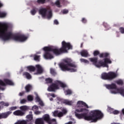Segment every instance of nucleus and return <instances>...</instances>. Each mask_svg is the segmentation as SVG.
I'll return each mask as SVG.
<instances>
[{"instance_id": "423d86ee", "label": "nucleus", "mask_w": 124, "mask_h": 124, "mask_svg": "<svg viewBox=\"0 0 124 124\" xmlns=\"http://www.w3.org/2000/svg\"><path fill=\"white\" fill-rule=\"evenodd\" d=\"M108 63H112V61L109 59L105 58L103 60H100L98 62H97L96 64V67H109Z\"/></svg>"}, {"instance_id": "5701e85b", "label": "nucleus", "mask_w": 124, "mask_h": 124, "mask_svg": "<svg viewBox=\"0 0 124 124\" xmlns=\"http://www.w3.org/2000/svg\"><path fill=\"white\" fill-rule=\"evenodd\" d=\"M20 109L21 111H28L30 109V108L27 106H22L20 107Z\"/></svg>"}, {"instance_id": "20e7f679", "label": "nucleus", "mask_w": 124, "mask_h": 124, "mask_svg": "<svg viewBox=\"0 0 124 124\" xmlns=\"http://www.w3.org/2000/svg\"><path fill=\"white\" fill-rule=\"evenodd\" d=\"M72 61L71 59H67L64 60V62L61 63L59 64L60 67L61 68L62 71H70V72H76L77 69L74 68H70L68 66L70 67H74L76 68L77 65L75 64L72 63Z\"/></svg>"}, {"instance_id": "f03ea898", "label": "nucleus", "mask_w": 124, "mask_h": 124, "mask_svg": "<svg viewBox=\"0 0 124 124\" xmlns=\"http://www.w3.org/2000/svg\"><path fill=\"white\" fill-rule=\"evenodd\" d=\"M70 49H72V46L70 44V43H66L65 41H63L62 42V47L59 49L51 46L44 47L43 50L45 52L44 54V57L46 60H51V59L54 58V56L51 54L50 52H52L56 56H59L62 53H67V51L70 50Z\"/></svg>"}, {"instance_id": "9b49d317", "label": "nucleus", "mask_w": 124, "mask_h": 124, "mask_svg": "<svg viewBox=\"0 0 124 124\" xmlns=\"http://www.w3.org/2000/svg\"><path fill=\"white\" fill-rule=\"evenodd\" d=\"M42 119H43L44 122L45 121L47 124H50L51 123V118H50V115L49 114H46L44 115Z\"/></svg>"}, {"instance_id": "37998d69", "label": "nucleus", "mask_w": 124, "mask_h": 124, "mask_svg": "<svg viewBox=\"0 0 124 124\" xmlns=\"http://www.w3.org/2000/svg\"><path fill=\"white\" fill-rule=\"evenodd\" d=\"M66 93L67 95L72 94V91L69 89L66 90Z\"/></svg>"}, {"instance_id": "6e6552de", "label": "nucleus", "mask_w": 124, "mask_h": 124, "mask_svg": "<svg viewBox=\"0 0 124 124\" xmlns=\"http://www.w3.org/2000/svg\"><path fill=\"white\" fill-rule=\"evenodd\" d=\"M108 80L109 81H112L113 79L117 78L118 75L114 72H109L108 73Z\"/></svg>"}, {"instance_id": "bf43d9fd", "label": "nucleus", "mask_w": 124, "mask_h": 124, "mask_svg": "<svg viewBox=\"0 0 124 124\" xmlns=\"http://www.w3.org/2000/svg\"><path fill=\"white\" fill-rule=\"evenodd\" d=\"M39 104H40V106H42V107L44 106V103L42 101L40 102Z\"/></svg>"}, {"instance_id": "a878e982", "label": "nucleus", "mask_w": 124, "mask_h": 124, "mask_svg": "<svg viewBox=\"0 0 124 124\" xmlns=\"http://www.w3.org/2000/svg\"><path fill=\"white\" fill-rule=\"evenodd\" d=\"M50 74L53 75V76H56V75H57V72H56V70H55L54 68H50Z\"/></svg>"}, {"instance_id": "f8f14e48", "label": "nucleus", "mask_w": 124, "mask_h": 124, "mask_svg": "<svg viewBox=\"0 0 124 124\" xmlns=\"http://www.w3.org/2000/svg\"><path fill=\"white\" fill-rule=\"evenodd\" d=\"M14 115L15 116H19L20 117H22L26 114V113L21 110H16L13 112Z\"/></svg>"}, {"instance_id": "09e8293b", "label": "nucleus", "mask_w": 124, "mask_h": 124, "mask_svg": "<svg viewBox=\"0 0 124 124\" xmlns=\"http://www.w3.org/2000/svg\"><path fill=\"white\" fill-rule=\"evenodd\" d=\"M27 102V100L26 99H23L20 100L21 104H25Z\"/></svg>"}, {"instance_id": "338daca9", "label": "nucleus", "mask_w": 124, "mask_h": 124, "mask_svg": "<svg viewBox=\"0 0 124 124\" xmlns=\"http://www.w3.org/2000/svg\"><path fill=\"white\" fill-rule=\"evenodd\" d=\"M83 44H84V43H82L81 44V45H80V47H81V48H83Z\"/></svg>"}, {"instance_id": "c85d7f7f", "label": "nucleus", "mask_w": 124, "mask_h": 124, "mask_svg": "<svg viewBox=\"0 0 124 124\" xmlns=\"http://www.w3.org/2000/svg\"><path fill=\"white\" fill-rule=\"evenodd\" d=\"M5 83H4L2 80L0 79V86H6ZM0 90H1L2 91L4 90V88L1 87V86H0Z\"/></svg>"}, {"instance_id": "aec40b11", "label": "nucleus", "mask_w": 124, "mask_h": 124, "mask_svg": "<svg viewBox=\"0 0 124 124\" xmlns=\"http://www.w3.org/2000/svg\"><path fill=\"white\" fill-rule=\"evenodd\" d=\"M77 105H83V106H84L86 108H89V106H88V105H87V104L86 103H85V102H83L82 101H78Z\"/></svg>"}, {"instance_id": "a18cd8bd", "label": "nucleus", "mask_w": 124, "mask_h": 124, "mask_svg": "<svg viewBox=\"0 0 124 124\" xmlns=\"http://www.w3.org/2000/svg\"><path fill=\"white\" fill-rule=\"evenodd\" d=\"M116 83L118 85H123V84H124V82H123V80H119L117 81L116 82Z\"/></svg>"}, {"instance_id": "6e6d98bb", "label": "nucleus", "mask_w": 124, "mask_h": 124, "mask_svg": "<svg viewBox=\"0 0 124 124\" xmlns=\"http://www.w3.org/2000/svg\"><path fill=\"white\" fill-rule=\"evenodd\" d=\"M35 115H40L41 114V111H36L34 112Z\"/></svg>"}, {"instance_id": "0eeeda50", "label": "nucleus", "mask_w": 124, "mask_h": 124, "mask_svg": "<svg viewBox=\"0 0 124 124\" xmlns=\"http://www.w3.org/2000/svg\"><path fill=\"white\" fill-rule=\"evenodd\" d=\"M47 9L46 8H41L39 10V13L42 16V17H45L47 16V19H51L52 18V11H48V14L47 15Z\"/></svg>"}, {"instance_id": "ddd939ff", "label": "nucleus", "mask_w": 124, "mask_h": 124, "mask_svg": "<svg viewBox=\"0 0 124 124\" xmlns=\"http://www.w3.org/2000/svg\"><path fill=\"white\" fill-rule=\"evenodd\" d=\"M36 68H37V73L38 74H41V73H43V68L40 65H36Z\"/></svg>"}, {"instance_id": "58836bf2", "label": "nucleus", "mask_w": 124, "mask_h": 124, "mask_svg": "<svg viewBox=\"0 0 124 124\" xmlns=\"http://www.w3.org/2000/svg\"><path fill=\"white\" fill-rule=\"evenodd\" d=\"M27 119H28L29 120L31 121L32 120V114H29L27 115L26 116Z\"/></svg>"}, {"instance_id": "2f4dec72", "label": "nucleus", "mask_w": 124, "mask_h": 124, "mask_svg": "<svg viewBox=\"0 0 124 124\" xmlns=\"http://www.w3.org/2000/svg\"><path fill=\"white\" fill-rule=\"evenodd\" d=\"M37 2L39 3V4H44V3L46 2V0H37Z\"/></svg>"}, {"instance_id": "412c9836", "label": "nucleus", "mask_w": 124, "mask_h": 124, "mask_svg": "<svg viewBox=\"0 0 124 124\" xmlns=\"http://www.w3.org/2000/svg\"><path fill=\"white\" fill-rule=\"evenodd\" d=\"M23 76H25L27 79H31V74H30L28 72H24L23 73Z\"/></svg>"}, {"instance_id": "4c0bfd02", "label": "nucleus", "mask_w": 124, "mask_h": 124, "mask_svg": "<svg viewBox=\"0 0 124 124\" xmlns=\"http://www.w3.org/2000/svg\"><path fill=\"white\" fill-rule=\"evenodd\" d=\"M27 99L29 101H32V100H33V97L31 95H29L27 97Z\"/></svg>"}, {"instance_id": "e433bc0d", "label": "nucleus", "mask_w": 124, "mask_h": 124, "mask_svg": "<svg viewBox=\"0 0 124 124\" xmlns=\"http://www.w3.org/2000/svg\"><path fill=\"white\" fill-rule=\"evenodd\" d=\"M36 8H33L32 10L31 11V15H35L36 14Z\"/></svg>"}, {"instance_id": "3c124183", "label": "nucleus", "mask_w": 124, "mask_h": 124, "mask_svg": "<svg viewBox=\"0 0 124 124\" xmlns=\"http://www.w3.org/2000/svg\"><path fill=\"white\" fill-rule=\"evenodd\" d=\"M63 114V115H65V114H66V113H67V110H66L65 109H63L62 110V112Z\"/></svg>"}, {"instance_id": "a19ab883", "label": "nucleus", "mask_w": 124, "mask_h": 124, "mask_svg": "<svg viewBox=\"0 0 124 124\" xmlns=\"http://www.w3.org/2000/svg\"><path fill=\"white\" fill-rule=\"evenodd\" d=\"M39 58H40V56L34 55V60L35 61H39Z\"/></svg>"}, {"instance_id": "dca6fc26", "label": "nucleus", "mask_w": 124, "mask_h": 124, "mask_svg": "<svg viewBox=\"0 0 124 124\" xmlns=\"http://www.w3.org/2000/svg\"><path fill=\"white\" fill-rule=\"evenodd\" d=\"M80 55L82 57H84V58H87L89 57V52L87 50H82L80 52Z\"/></svg>"}, {"instance_id": "864d4df0", "label": "nucleus", "mask_w": 124, "mask_h": 124, "mask_svg": "<svg viewBox=\"0 0 124 124\" xmlns=\"http://www.w3.org/2000/svg\"><path fill=\"white\" fill-rule=\"evenodd\" d=\"M62 13L63 14H67V13H68V10H63L62 11Z\"/></svg>"}, {"instance_id": "de8ad7c7", "label": "nucleus", "mask_w": 124, "mask_h": 124, "mask_svg": "<svg viewBox=\"0 0 124 124\" xmlns=\"http://www.w3.org/2000/svg\"><path fill=\"white\" fill-rule=\"evenodd\" d=\"M119 113L120 111L117 110H115L112 111V114H113V115H118V114H119Z\"/></svg>"}, {"instance_id": "9d476101", "label": "nucleus", "mask_w": 124, "mask_h": 124, "mask_svg": "<svg viewBox=\"0 0 124 124\" xmlns=\"http://www.w3.org/2000/svg\"><path fill=\"white\" fill-rule=\"evenodd\" d=\"M105 87L108 90H116L117 89V85L115 83H111V84H105Z\"/></svg>"}, {"instance_id": "7ed1b4c3", "label": "nucleus", "mask_w": 124, "mask_h": 124, "mask_svg": "<svg viewBox=\"0 0 124 124\" xmlns=\"http://www.w3.org/2000/svg\"><path fill=\"white\" fill-rule=\"evenodd\" d=\"M0 26L1 23H0ZM8 31V25L7 24H2L0 29V38H1L3 41H7L10 39H13L15 41L19 42H25L28 39V36L24 34L14 35L11 32H7Z\"/></svg>"}, {"instance_id": "c03bdc74", "label": "nucleus", "mask_w": 124, "mask_h": 124, "mask_svg": "<svg viewBox=\"0 0 124 124\" xmlns=\"http://www.w3.org/2000/svg\"><path fill=\"white\" fill-rule=\"evenodd\" d=\"M59 114V111L58 110H55L53 112V116L54 117H58Z\"/></svg>"}, {"instance_id": "39448f33", "label": "nucleus", "mask_w": 124, "mask_h": 124, "mask_svg": "<svg viewBox=\"0 0 124 124\" xmlns=\"http://www.w3.org/2000/svg\"><path fill=\"white\" fill-rule=\"evenodd\" d=\"M59 85H60L61 88H66V87L65 84L61 81L57 80L55 83H52L48 87L47 90L48 92H56V90H59L60 89Z\"/></svg>"}, {"instance_id": "603ef678", "label": "nucleus", "mask_w": 124, "mask_h": 124, "mask_svg": "<svg viewBox=\"0 0 124 124\" xmlns=\"http://www.w3.org/2000/svg\"><path fill=\"white\" fill-rule=\"evenodd\" d=\"M32 110H38V107L34 106L32 108Z\"/></svg>"}, {"instance_id": "e2e57ef3", "label": "nucleus", "mask_w": 124, "mask_h": 124, "mask_svg": "<svg viewBox=\"0 0 124 124\" xmlns=\"http://www.w3.org/2000/svg\"><path fill=\"white\" fill-rule=\"evenodd\" d=\"M36 100H37V101H40V98L39 97H37L36 98Z\"/></svg>"}, {"instance_id": "393cba45", "label": "nucleus", "mask_w": 124, "mask_h": 124, "mask_svg": "<svg viewBox=\"0 0 124 124\" xmlns=\"http://www.w3.org/2000/svg\"><path fill=\"white\" fill-rule=\"evenodd\" d=\"M117 93H120L122 96H124V89L123 88H120L117 89Z\"/></svg>"}, {"instance_id": "f3484780", "label": "nucleus", "mask_w": 124, "mask_h": 124, "mask_svg": "<svg viewBox=\"0 0 124 124\" xmlns=\"http://www.w3.org/2000/svg\"><path fill=\"white\" fill-rule=\"evenodd\" d=\"M35 124H45L42 118H37L35 121Z\"/></svg>"}, {"instance_id": "f257e3e1", "label": "nucleus", "mask_w": 124, "mask_h": 124, "mask_svg": "<svg viewBox=\"0 0 124 124\" xmlns=\"http://www.w3.org/2000/svg\"><path fill=\"white\" fill-rule=\"evenodd\" d=\"M88 113L89 109L85 108L77 109L75 111V115L78 119H84L85 121H92L93 123L101 120L104 116L101 111L98 110L92 111L90 115H88Z\"/></svg>"}, {"instance_id": "cd10ccee", "label": "nucleus", "mask_w": 124, "mask_h": 124, "mask_svg": "<svg viewBox=\"0 0 124 124\" xmlns=\"http://www.w3.org/2000/svg\"><path fill=\"white\" fill-rule=\"evenodd\" d=\"M63 104H66V105H72V101H68L67 100H65L62 101Z\"/></svg>"}, {"instance_id": "b1692460", "label": "nucleus", "mask_w": 124, "mask_h": 124, "mask_svg": "<svg viewBox=\"0 0 124 124\" xmlns=\"http://www.w3.org/2000/svg\"><path fill=\"white\" fill-rule=\"evenodd\" d=\"M32 88L31 85L28 84L25 87V90L26 93H30L31 92V90Z\"/></svg>"}, {"instance_id": "473e14b6", "label": "nucleus", "mask_w": 124, "mask_h": 124, "mask_svg": "<svg viewBox=\"0 0 124 124\" xmlns=\"http://www.w3.org/2000/svg\"><path fill=\"white\" fill-rule=\"evenodd\" d=\"M80 61L81 62H84V63H90V62H89V61L86 59H84L83 58L80 59Z\"/></svg>"}, {"instance_id": "c756f323", "label": "nucleus", "mask_w": 124, "mask_h": 124, "mask_svg": "<svg viewBox=\"0 0 124 124\" xmlns=\"http://www.w3.org/2000/svg\"><path fill=\"white\" fill-rule=\"evenodd\" d=\"M61 2H62V1L57 0L55 2V4L56 5V6H57V7H62V5H61Z\"/></svg>"}, {"instance_id": "f704fd0d", "label": "nucleus", "mask_w": 124, "mask_h": 124, "mask_svg": "<svg viewBox=\"0 0 124 124\" xmlns=\"http://www.w3.org/2000/svg\"><path fill=\"white\" fill-rule=\"evenodd\" d=\"M17 109V107H11L9 108L10 111H8V112H11V114H12V111H14V110H16Z\"/></svg>"}, {"instance_id": "4d7b16f0", "label": "nucleus", "mask_w": 124, "mask_h": 124, "mask_svg": "<svg viewBox=\"0 0 124 124\" xmlns=\"http://www.w3.org/2000/svg\"><path fill=\"white\" fill-rule=\"evenodd\" d=\"M56 123V119H50V123H48V124H52V123Z\"/></svg>"}, {"instance_id": "49530a36", "label": "nucleus", "mask_w": 124, "mask_h": 124, "mask_svg": "<svg viewBox=\"0 0 124 124\" xmlns=\"http://www.w3.org/2000/svg\"><path fill=\"white\" fill-rule=\"evenodd\" d=\"M63 113H62V112L60 111L59 112H58V115L57 117H58V118H62V117H63Z\"/></svg>"}, {"instance_id": "bb28decb", "label": "nucleus", "mask_w": 124, "mask_h": 124, "mask_svg": "<svg viewBox=\"0 0 124 124\" xmlns=\"http://www.w3.org/2000/svg\"><path fill=\"white\" fill-rule=\"evenodd\" d=\"M109 56V53H103L100 54L99 57L100 58H107Z\"/></svg>"}, {"instance_id": "0e129e2a", "label": "nucleus", "mask_w": 124, "mask_h": 124, "mask_svg": "<svg viewBox=\"0 0 124 124\" xmlns=\"http://www.w3.org/2000/svg\"><path fill=\"white\" fill-rule=\"evenodd\" d=\"M23 94H24V93H20L19 94V95H20V96H23Z\"/></svg>"}, {"instance_id": "052dcab7", "label": "nucleus", "mask_w": 124, "mask_h": 124, "mask_svg": "<svg viewBox=\"0 0 124 124\" xmlns=\"http://www.w3.org/2000/svg\"><path fill=\"white\" fill-rule=\"evenodd\" d=\"M103 26L105 27V28H107L108 27V24H107V23L104 22L103 23Z\"/></svg>"}, {"instance_id": "7c9ffc66", "label": "nucleus", "mask_w": 124, "mask_h": 124, "mask_svg": "<svg viewBox=\"0 0 124 124\" xmlns=\"http://www.w3.org/2000/svg\"><path fill=\"white\" fill-rule=\"evenodd\" d=\"M46 84H51L53 82V80L51 78H47L45 79Z\"/></svg>"}, {"instance_id": "2eb2a0df", "label": "nucleus", "mask_w": 124, "mask_h": 124, "mask_svg": "<svg viewBox=\"0 0 124 124\" xmlns=\"http://www.w3.org/2000/svg\"><path fill=\"white\" fill-rule=\"evenodd\" d=\"M98 59L97 57H93V58H89V61L92 62L93 64L95 65L96 66V64L97 63V61Z\"/></svg>"}, {"instance_id": "5fc2aeb1", "label": "nucleus", "mask_w": 124, "mask_h": 124, "mask_svg": "<svg viewBox=\"0 0 124 124\" xmlns=\"http://www.w3.org/2000/svg\"><path fill=\"white\" fill-rule=\"evenodd\" d=\"M81 21L84 24H86V23H87V19L85 18H82Z\"/></svg>"}, {"instance_id": "69168bd1", "label": "nucleus", "mask_w": 124, "mask_h": 124, "mask_svg": "<svg viewBox=\"0 0 124 124\" xmlns=\"http://www.w3.org/2000/svg\"><path fill=\"white\" fill-rule=\"evenodd\" d=\"M51 96H52V97H55V94H54V93H51Z\"/></svg>"}, {"instance_id": "c9c22d12", "label": "nucleus", "mask_w": 124, "mask_h": 124, "mask_svg": "<svg viewBox=\"0 0 124 124\" xmlns=\"http://www.w3.org/2000/svg\"><path fill=\"white\" fill-rule=\"evenodd\" d=\"M107 110L110 113V114H112L113 113V111H114V109L111 108L110 107H108Z\"/></svg>"}, {"instance_id": "4be33fe9", "label": "nucleus", "mask_w": 124, "mask_h": 124, "mask_svg": "<svg viewBox=\"0 0 124 124\" xmlns=\"http://www.w3.org/2000/svg\"><path fill=\"white\" fill-rule=\"evenodd\" d=\"M27 68L30 72H34L35 71V67L33 66H27Z\"/></svg>"}, {"instance_id": "13d9d810", "label": "nucleus", "mask_w": 124, "mask_h": 124, "mask_svg": "<svg viewBox=\"0 0 124 124\" xmlns=\"http://www.w3.org/2000/svg\"><path fill=\"white\" fill-rule=\"evenodd\" d=\"M54 24L55 25H59V21H58V20L55 19L54 20Z\"/></svg>"}, {"instance_id": "ea45409f", "label": "nucleus", "mask_w": 124, "mask_h": 124, "mask_svg": "<svg viewBox=\"0 0 124 124\" xmlns=\"http://www.w3.org/2000/svg\"><path fill=\"white\" fill-rule=\"evenodd\" d=\"M99 55V51L98 50H95L93 52V56L94 57H96V56H98Z\"/></svg>"}, {"instance_id": "a211bd4d", "label": "nucleus", "mask_w": 124, "mask_h": 124, "mask_svg": "<svg viewBox=\"0 0 124 124\" xmlns=\"http://www.w3.org/2000/svg\"><path fill=\"white\" fill-rule=\"evenodd\" d=\"M101 78L103 80H108V73H103L101 74Z\"/></svg>"}, {"instance_id": "680f3d73", "label": "nucleus", "mask_w": 124, "mask_h": 124, "mask_svg": "<svg viewBox=\"0 0 124 124\" xmlns=\"http://www.w3.org/2000/svg\"><path fill=\"white\" fill-rule=\"evenodd\" d=\"M111 93H114L115 94H116V93H117V92H116V91H111Z\"/></svg>"}, {"instance_id": "4468645a", "label": "nucleus", "mask_w": 124, "mask_h": 124, "mask_svg": "<svg viewBox=\"0 0 124 124\" xmlns=\"http://www.w3.org/2000/svg\"><path fill=\"white\" fill-rule=\"evenodd\" d=\"M3 6V4L0 1V8H1ZM6 15H7V14L5 12H0V18H4V17L6 16Z\"/></svg>"}, {"instance_id": "1a4fd4ad", "label": "nucleus", "mask_w": 124, "mask_h": 124, "mask_svg": "<svg viewBox=\"0 0 124 124\" xmlns=\"http://www.w3.org/2000/svg\"><path fill=\"white\" fill-rule=\"evenodd\" d=\"M11 111H7L6 112L0 113V120H1V119H6L7 118H8V117L11 115Z\"/></svg>"}, {"instance_id": "774afa93", "label": "nucleus", "mask_w": 124, "mask_h": 124, "mask_svg": "<svg viewBox=\"0 0 124 124\" xmlns=\"http://www.w3.org/2000/svg\"><path fill=\"white\" fill-rule=\"evenodd\" d=\"M15 124H20V122L19 121H18L17 122H16V123H15Z\"/></svg>"}, {"instance_id": "8fccbe9b", "label": "nucleus", "mask_w": 124, "mask_h": 124, "mask_svg": "<svg viewBox=\"0 0 124 124\" xmlns=\"http://www.w3.org/2000/svg\"><path fill=\"white\" fill-rule=\"evenodd\" d=\"M119 31L122 34H124V27H120L119 28Z\"/></svg>"}, {"instance_id": "79ce46f5", "label": "nucleus", "mask_w": 124, "mask_h": 124, "mask_svg": "<svg viewBox=\"0 0 124 124\" xmlns=\"http://www.w3.org/2000/svg\"><path fill=\"white\" fill-rule=\"evenodd\" d=\"M19 124H27L28 122H27L25 120H19Z\"/></svg>"}, {"instance_id": "6ab92c4d", "label": "nucleus", "mask_w": 124, "mask_h": 124, "mask_svg": "<svg viewBox=\"0 0 124 124\" xmlns=\"http://www.w3.org/2000/svg\"><path fill=\"white\" fill-rule=\"evenodd\" d=\"M4 82L6 84V85H9L10 86L14 85V83H13L12 80H10L8 79H4Z\"/></svg>"}, {"instance_id": "72a5a7b5", "label": "nucleus", "mask_w": 124, "mask_h": 124, "mask_svg": "<svg viewBox=\"0 0 124 124\" xmlns=\"http://www.w3.org/2000/svg\"><path fill=\"white\" fill-rule=\"evenodd\" d=\"M0 105L3 106H6L7 107L9 106V104L8 103H5L4 102H0Z\"/></svg>"}]
</instances>
